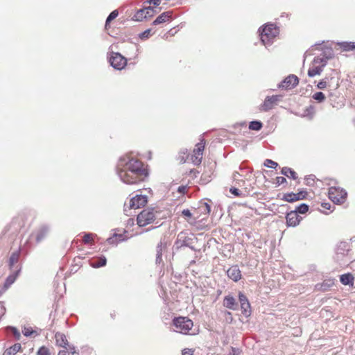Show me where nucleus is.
Returning a JSON list of instances; mask_svg holds the SVG:
<instances>
[{"label": "nucleus", "instance_id": "f257e3e1", "mask_svg": "<svg viewBox=\"0 0 355 355\" xmlns=\"http://www.w3.org/2000/svg\"><path fill=\"white\" fill-rule=\"evenodd\" d=\"M116 170L120 180L127 184H137L148 175L144 164L128 155L122 156L119 159Z\"/></svg>", "mask_w": 355, "mask_h": 355}, {"label": "nucleus", "instance_id": "f03ea898", "mask_svg": "<svg viewBox=\"0 0 355 355\" xmlns=\"http://www.w3.org/2000/svg\"><path fill=\"white\" fill-rule=\"evenodd\" d=\"M259 32L262 44L266 46H268L274 42L275 37L279 33V30L276 25L268 24L263 28H260Z\"/></svg>", "mask_w": 355, "mask_h": 355}, {"label": "nucleus", "instance_id": "7ed1b4c3", "mask_svg": "<svg viewBox=\"0 0 355 355\" xmlns=\"http://www.w3.org/2000/svg\"><path fill=\"white\" fill-rule=\"evenodd\" d=\"M349 250V243L341 241L338 244L334 259L340 266H345L348 264L350 259L348 257Z\"/></svg>", "mask_w": 355, "mask_h": 355}, {"label": "nucleus", "instance_id": "20e7f679", "mask_svg": "<svg viewBox=\"0 0 355 355\" xmlns=\"http://www.w3.org/2000/svg\"><path fill=\"white\" fill-rule=\"evenodd\" d=\"M173 324L175 327L174 331L175 332L188 334L193 326V322L187 317L180 316L173 318Z\"/></svg>", "mask_w": 355, "mask_h": 355}, {"label": "nucleus", "instance_id": "39448f33", "mask_svg": "<svg viewBox=\"0 0 355 355\" xmlns=\"http://www.w3.org/2000/svg\"><path fill=\"white\" fill-rule=\"evenodd\" d=\"M154 208L144 209L138 214L137 218V224L140 227H144L153 223L157 218Z\"/></svg>", "mask_w": 355, "mask_h": 355}, {"label": "nucleus", "instance_id": "423d86ee", "mask_svg": "<svg viewBox=\"0 0 355 355\" xmlns=\"http://www.w3.org/2000/svg\"><path fill=\"white\" fill-rule=\"evenodd\" d=\"M332 73H335L333 71ZM339 87L338 78L331 74L329 76H325L317 85L319 89L328 88L330 92L337 89Z\"/></svg>", "mask_w": 355, "mask_h": 355}, {"label": "nucleus", "instance_id": "0eeeda50", "mask_svg": "<svg viewBox=\"0 0 355 355\" xmlns=\"http://www.w3.org/2000/svg\"><path fill=\"white\" fill-rule=\"evenodd\" d=\"M326 65L324 60L319 58V57H315L308 70L307 74L309 77L313 78L315 76L320 75Z\"/></svg>", "mask_w": 355, "mask_h": 355}, {"label": "nucleus", "instance_id": "6e6552de", "mask_svg": "<svg viewBox=\"0 0 355 355\" xmlns=\"http://www.w3.org/2000/svg\"><path fill=\"white\" fill-rule=\"evenodd\" d=\"M347 192L339 187H331L329 189V198L336 204H342L347 198Z\"/></svg>", "mask_w": 355, "mask_h": 355}, {"label": "nucleus", "instance_id": "1a4fd4ad", "mask_svg": "<svg viewBox=\"0 0 355 355\" xmlns=\"http://www.w3.org/2000/svg\"><path fill=\"white\" fill-rule=\"evenodd\" d=\"M109 62L111 66L117 70H121L127 64L126 58L119 53H112Z\"/></svg>", "mask_w": 355, "mask_h": 355}, {"label": "nucleus", "instance_id": "9d476101", "mask_svg": "<svg viewBox=\"0 0 355 355\" xmlns=\"http://www.w3.org/2000/svg\"><path fill=\"white\" fill-rule=\"evenodd\" d=\"M298 84V77L294 74H290L278 84V88L289 90L295 87Z\"/></svg>", "mask_w": 355, "mask_h": 355}, {"label": "nucleus", "instance_id": "9b49d317", "mask_svg": "<svg viewBox=\"0 0 355 355\" xmlns=\"http://www.w3.org/2000/svg\"><path fill=\"white\" fill-rule=\"evenodd\" d=\"M205 141L202 139L196 145L191 155V161L194 165H199L202 159V153L205 148Z\"/></svg>", "mask_w": 355, "mask_h": 355}, {"label": "nucleus", "instance_id": "f8f14e48", "mask_svg": "<svg viewBox=\"0 0 355 355\" xmlns=\"http://www.w3.org/2000/svg\"><path fill=\"white\" fill-rule=\"evenodd\" d=\"M280 95L268 96L266 97L263 103L260 105V110L267 112L277 105V103L282 99Z\"/></svg>", "mask_w": 355, "mask_h": 355}, {"label": "nucleus", "instance_id": "ddd939ff", "mask_svg": "<svg viewBox=\"0 0 355 355\" xmlns=\"http://www.w3.org/2000/svg\"><path fill=\"white\" fill-rule=\"evenodd\" d=\"M147 197L143 195H137L130 200V208L139 209L144 207L147 203Z\"/></svg>", "mask_w": 355, "mask_h": 355}, {"label": "nucleus", "instance_id": "4468645a", "mask_svg": "<svg viewBox=\"0 0 355 355\" xmlns=\"http://www.w3.org/2000/svg\"><path fill=\"white\" fill-rule=\"evenodd\" d=\"M302 218L296 214V211H291L286 216V225L288 227L297 226Z\"/></svg>", "mask_w": 355, "mask_h": 355}, {"label": "nucleus", "instance_id": "2eb2a0df", "mask_svg": "<svg viewBox=\"0 0 355 355\" xmlns=\"http://www.w3.org/2000/svg\"><path fill=\"white\" fill-rule=\"evenodd\" d=\"M21 270V267L19 265L16 266V270H11L12 272L10 274L3 284V288L7 290L17 279Z\"/></svg>", "mask_w": 355, "mask_h": 355}, {"label": "nucleus", "instance_id": "dca6fc26", "mask_svg": "<svg viewBox=\"0 0 355 355\" xmlns=\"http://www.w3.org/2000/svg\"><path fill=\"white\" fill-rule=\"evenodd\" d=\"M306 192L302 191L297 193L291 192L285 193L283 196L282 200L288 202H293L300 200H303L306 198Z\"/></svg>", "mask_w": 355, "mask_h": 355}, {"label": "nucleus", "instance_id": "f3484780", "mask_svg": "<svg viewBox=\"0 0 355 355\" xmlns=\"http://www.w3.org/2000/svg\"><path fill=\"white\" fill-rule=\"evenodd\" d=\"M193 239L191 237H189L185 232H181L178 234L175 245L178 248L186 246H190L191 241Z\"/></svg>", "mask_w": 355, "mask_h": 355}, {"label": "nucleus", "instance_id": "a211bd4d", "mask_svg": "<svg viewBox=\"0 0 355 355\" xmlns=\"http://www.w3.org/2000/svg\"><path fill=\"white\" fill-rule=\"evenodd\" d=\"M227 275L230 279L235 282L239 281L242 277L241 272L237 265L231 266L227 270Z\"/></svg>", "mask_w": 355, "mask_h": 355}, {"label": "nucleus", "instance_id": "6ab92c4d", "mask_svg": "<svg viewBox=\"0 0 355 355\" xmlns=\"http://www.w3.org/2000/svg\"><path fill=\"white\" fill-rule=\"evenodd\" d=\"M126 233V231H124L123 233L120 234L114 233L112 236L107 239V242L111 245H117L121 241H127L128 237L125 235Z\"/></svg>", "mask_w": 355, "mask_h": 355}, {"label": "nucleus", "instance_id": "aec40b11", "mask_svg": "<svg viewBox=\"0 0 355 355\" xmlns=\"http://www.w3.org/2000/svg\"><path fill=\"white\" fill-rule=\"evenodd\" d=\"M21 254V248L19 249L10 254L8 260V267L10 270H16L15 264H17L19 260Z\"/></svg>", "mask_w": 355, "mask_h": 355}, {"label": "nucleus", "instance_id": "412c9836", "mask_svg": "<svg viewBox=\"0 0 355 355\" xmlns=\"http://www.w3.org/2000/svg\"><path fill=\"white\" fill-rule=\"evenodd\" d=\"M50 231V227L47 225H42L35 232V239L37 243L43 240Z\"/></svg>", "mask_w": 355, "mask_h": 355}, {"label": "nucleus", "instance_id": "4be33fe9", "mask_svg": "<svg viewBox=\"0 0 355 355\" xmlns=\"http://www.w3.org/2000/svg\"><path fill=\"white\" fill-rule=\"evenodd\" d=\"M223 306L231 310L237 309V303L236 299L231 295H226L223 300Z\"/></svg>", "mask_w": 355, "mask_h": 355}, {"label": "nucleus", "instance_id": "5701e85b", "mask_svg": "<svg viewBox=\"0 0 355 355\" xmlns=\"http://www.w3.org/2000/svg\"><path fill=\"white\" fill-rule=\"evenodd\" d=\"M172 17V11L164 12L159 15L153 22V24L156 26L162 23L168 21Z\"/></svg>", "mask_w": 355, "mask_h": 355}, {"label": "nucleus", "instance_id": "b1692460", "mask_svg": "<svg viewBox=\"0 0 355 355\" xmlns=\"http://www.w3.org/2000/svg\"><path fill=\"white\" fill-rule=\"evenodd\" d=\"M56 345L63 348L67 347L69 345L66 336L60 332H57L55 335Z\"/></svg>", "mask_w": 355, "mask_h": 355}, {"label": "nucleus", "instance_id": "393cba45", "mask_svg": "<svg viewBox=\"0 0 355 355\" xmlns=\"http://www.w3.org/2000/svg\"><path fill=\"white\" fill-rule=\"evenodd\" d=\"M107 259L103 256L97 259H94L90 261V266L93 268H100L106 265Z\"/></svg>", "mask_w": 355, "mask_h": 355}, {"label": "nucleus", "instance_id": "a878e982", "mask_svg": "<svg viewBox=\"0 0 355 355\" xmlns=\"http://www.w3.org/2000/svg\"><path fill=\"white\" fill-rule=\"evenodd\" d=\"M354 277L351 273L340 275V281L343 285H353Z\"/></svg>", "mask_w": 355, "mask_h": 355}, {"label": "nucleus", "instance_id": "bb28decb", "mask_svg": "<svg viewBox=\"0 0 355 355\" xmlns=\"http://www.w3.org/2000/svg\"><path fill=\"white\" fill-rule=\"evenodd\" d=\"M281 173L288 178L296 180L297 179V173L289 167H283L281 170Z\"/></svg>", "mask_w": 355, "mask_h": 355}, {"label": "nucleus", "instance_id": "cd10ccee", "mask_svg": "<svg viewBox=\"0 0 355 355\" xmlns=\"http://www.w3.org/2000/svg\"><path fill=\"white\" fill-rule=\"evenodd\" d=\"M334 55V51H333L332 49H327L318 57H319V58L322 59V60H324L325 64H327L328 60L333 58Z\"/></svg>", "mask_w": 355, "mask_h": 355}, {"label": "nucleus", "instance_id": "c85d7f7f", "mask_svg": "<svg viewBox=\"0 0 355 355\" xmlns=\"http://www.w3.org/2000/svg\"><path fill=\"white\" fill-rule=\"evenodd\" d=\"M58 355H80L79 352H77L74 346H68L60 350Z\"/></svg>", "mask_w": 355, "mask_h": 355}, {"label": "nucleus", "instance_id": "c756f323", "mask_svg": "<svg viewBox=\"0 0 355 355\" xmlns=\"http://www.w3.org/2000/svg\"><path fill=\"white\" fill-rule=\"evenodd\" d=\"M21 349V345L17 343L6 349L3 355H15Z\"/></svg>", "mask_w": 355, "mask_h": 355}, {"label": "nucleus", "instance_id": "7c9ffc66", "mask_svg": "<svg viewBox=\"0 0 355 355\" xmlns=\"http://www.w3.org/2000/svg\"><path fill=\"white\" fill-rule=\"evenodd\" d=\"M22 334L26 337H35L38 335V333L35 330H33L31 327H24L22 329Z\"/></svg>", "mask_w": 355, "mask_h": 355}, {"label": "nucleus", "instance_id": "2f4dec72", "mask_svg": "<svg viewBox=\"0 0 355 355\" xmlns=\"http://www.w3.org/2000/svg\"><path fill=\"white\" fill-rule=\"evenodd\" d=\"M241 312L243 315H245L246 318L249 317L251 315L252 310L250 302L243 304L240 305Z\"/></svg>", "mask_w": 355, "mask_h": 355}, {"label": "nucleus", "instance_id": "473e14b6", "mask_svg": "<svg viewBox=\"0 0 355 355\" xmlns=\"http://www.w3.org/2000/svg\"><path fill=\"white\" fill-rule=\"evenodd\" d=\"M339 45L344 51H346L355 50V42H343L339 43Z\"/></svg>", "mask_w": 355, "mask_h": 355}, {"label": "nucleus", "instance_id": "72a5a7b5", "mask_svg": "<svg viewBox=\"0 0 355 355\" xmlns=\"http://www.w3.org/2000/svg\"><path fill=\"white\" fill-rule=\"evenodd\" d=\"M144 19H146V15H145V8L137 10L133 16V19L137 21H141Z\"/></svg>", "mask_w": 355, "mask_h": 355}, {"label": "nucleus", "instance_id": "f704fd0d", "mask_svg": "<svg viewBox=\"0 0 355 355\" xmlns=\"http://www.w3.org/2000/svg\"><path fill=\"white\" fill-rule=\"evenodd\" d=\"M199 211L205 215H209L211 211V207L207 202H202L198 207Z\"/></svg>", "mask_w": 355, "mask_h": 355}, {"label": "nucleus", "instance_id": "c9c22d12", "mask_svg": "<svg viewBox=\"0 0 355 355\" xmlns=\"http://www.w3.org/2000/svg\"><path fill=\"white\" fill-rule=\"evenodd\" d=\"M309 205L305 203H302L297 207H295V209L293 210L294 211H296V214H306L309 211Z\"/></svg>", "mask_w": 355, "mask_h": 355}, {"label": "nucleus", "instance_id": "e433bc0d", "mask_svg": "<svg viewBox=\"0 0 355 355\" xmlns=\"http://www.w3.org/2000/svg\"><path fill=\"white\" fill-rule=\"evenodd\" d=\"M164 247L162 242H160L157 246V254H156V263H160L162 262V250Z\"/></svg>", "mask_w": 355, "mask_h": 355}, {"label": "nucleus", "instance_id": "4c0bfd02", "mask_svg": "<svg viewBox=\"0 0 355 355\" xmlns=\"http://www.w3.org/2000/svg\"><path fill=\"white\" fill-rule=\"evenodd\" d=\"M263 127V124L259 121H252L249 124V129L252 130H260Z\"/></svg>", "mask_w": 355, "mask_h": 355}, {"label": "nucleus", "instance_id": "58836bf2", "mask_svg": "<svg viewBox=\"0 0 355 355\" xmlns=\"http://www.w3.org/2000/svg\"><path fill=\"white\" fill-rule=\"evenodd\" d=\"M315 113V108L313 105L307 107L304 111V116H308L312 118Z\"/></svg>", "mask_w": 355, "mask_h": 355}, {"label": "nucleus", "instance_id": "ea45409f", "mask_svg": "<svg viewBox=\"0 0 355 355\" xmlns=\"http://www.w3.org/2000/svg\"><path fill=\"white\" fill-rule=\"evenodd\" d=\"M312 97L314 100L317 101L318 103H322L325 99V96L322 92H315L313 95Z\"/></svg>", "mask_w": 355, "mask_h": 355}, {"label": "nucleus", "instance_id": "a19ab883", "mask_svg": "<svg viewBox=\"0 0 355 355\" xmlns=\"http://www.w3.org/2000/svg\"><path fill=\"white\" fill-rule=\"evenodd\" d=\"M119 15V12L116 10H113L107 17L105 21V26H107L111 21L114 19Z\"/></svg>", "mask_w": 355, "mask_h": 355}, {"label": "nucleus", "instance_id": "79ce46f5", "mask_svg": "<svg viewBox=\"0 0 355 355\" xmlns=\"http://www.w3.org/2000/svg\"><path fill=\"white\" fill-rule=\"evenodd\" d=\"M264 166L268 168H276L278 164L271 159H267L264 162Z\"/></svg>", "mask_w": 355, "mask_h": 355}, {"label": "nucleus", "instance_id": "37998d69", "mask_svg": "<svg viewBox=\"0 0 355 355\" xmlns=\"http://www.w3.org/2000/svg\"><path fill=\"white\" fill-rule=\"evenodd\" d=\"M155 12L156 11L153 8L150 6L145 7V15H146V19L153 17Z\"/></svg>", "mask_w": 355, "mask_h": 355}, {"label": "nucleus", "instance_id": "c03bdc74", "mask_svg": "<svg viewBox=\"0 0 355 355\" xmlns=\"http://www.w3.org/2000/svg\"><path fill=\"white\" fill-rule=\"evenodd\" d=\"M152 30L150 28L146 29L144 32L141 33L139 35L141 40H146L148 39L152 34Z\"/></svg>", "mask_w": 355, "mask_h": 355}, {"label": "nucleus", "instance_id": "a18cd8bd", "mask_svg": "<svg viewBox=\"0 0 355 355\" xmlns=\"http://www.w3.org/2000/svg\"><path fill=\"white\" fill-rule=\"evenodd\" d=\"M239 301L240 305L249 302L248 297L242 292L239 293Z\"/></svg>", "mask_w": 355, "mask_h": 355}, {"label": "nucleus", "instance_id": "49530a36", "mask_svg": "<svg viewBox=\"0 0 355 355\" xmlns=\"http://www.w3.org/2000/svg\"><path fill=\"white\" fill-rule=\"evenodd\" d=\"M182 216H184V217H186L187 218V220L191 224L193 223L192 221L190 220V219H191L192 218V214L191 212L190 211V210L189 209H184L182 211Z\"/></svg>", "mask_w": 355, "mask_h": 355}, {"label": "nucleus", "instance_id": "de8ad7c7", "mask_svg": "<svg viewBox=\"0 0 355 355\" xmlns=\"http://www.w3.org/2000/svg\"><path fill=\"white\" fill-rule=\"evenodd\" d=\"M315 176L314 175H309L306 177L305 181L306 184L309 186H312L314 184Z\"/></svg>", "mask_w": 355, "mask_h": 355}, {"label": "nucleus", "instance_id": "09e8293b", "mask_svg": "<svg viewBox=\"0 0 355 355\" xmlns=\"http://www.w3.org/2000/svg\"><path fill=\"white\" fill-rule=\"evenodd\" d=\"M37 354V355H50V352L47 347L42 346L38 349Z\"/></svg>", "mask_w": 355, "mask_h": 355}, {"label": "nucleus", "instance_id": "8fccbe9b", "mask_svg": "<svg viewBox=\"0 0 355 355\" xmlns=\"http://www.w3.org/2000/svg\"><path fill=\"white\" fill-rule=\"evenodd\" d=\"M94 234L92 233H87L83 236V242L85 244L89 243L93 238Z\"/></svg>", "mask_w": 355, "mask_h": 355}, {"label": "nucleus", "instance_id": "3c124183", "mask_svg": "<svg viewBox=\"0 0 355 355\" xmlns=\"http://www.w3.org/2000/svg\"><path fill=\"white\" fill-rule=\"evenodd\" d=\"M8 329H9L12 331V332L16 339H17V340L19 339L21 335H20L19 331L17 329V328H15L14 327H8Z\"/></svg>", "mask_w": 355, "mask_h": 355}, {"label": "nucleus", "instance_id": "603ef678", "mask_svg": "<svg viewBox=\"0 0 355 355\" xmlns=\"http://www.w3.org/2000/svg\"><path fill=\"white\" fill-rule=\"evenodd\" d=\"M284 183H287V180L284 177L278 176L276 178V184L279 186Z\"/></svg>", "mask_w": 355, "mask_h": 355}, {"label": "nucleus", "instance_id": "864d4df0", "mask_svg": "<svg viewBox=\"0 0 355 355\" xmlns=\"http://www.w3.org/2000/svg\"><path fill=\"white\" fill-rule=\"evenodd\" d=\"M230 191L232 194L236 196H240L241 195V191L239 189L235 187L230 188Z\"/></svg>", "mask_w": 355, "mask_h": 355}, {"label": "nucleus", "instance_id": "5fc2aeb1", "mask_svg": "<svg viewBox=\"0 0 355 355\" xmlns=\"http://www.w3.org/2000/svg\"><path fill=\"white\" fill-rule=\"evenodd\" d=\"M182 355H193V350L189 348H185L182 351Z\"/></svg>", "mask_w": 355, "mask_h": 355}, {"label": "nucleus", "instance_id": "6e6d98bb", "mask_svg": "<svg viewBox=\"0 0 355 355\" xmlns=\"http://www.w3.org/2000/svg\"><path fill=\"white\" fill-rule=\"evenodd\" d=\"M318 286H320L319 289H321L322 291H327L328 289V288L330 286V285L327 284L326 283H323L321 285H319V284L316 285V287H318Z\"/></svg>", "mask_w": 355, "mask_h": 355}, {"label": "nucleus", "instance_id": "4d7b16f0", "mask_svg": "<svg viewBox=\"0 0 355 355\" xmlns=\"http://www.w3.org/2000/svg\"><path fill=\"white\" fill-rule=\"evenodd\" d=\"M228 355H240V350L238 348L232 347V352Z\"/></svg>", "mask_w": 355, "mask_h": 355}, {"label": "nucleus", "instance_id": "13d9d810", "mask_svg": "<svg viewBox=\"0 0 355 355\" xmlns=\"http://www.w3.org/2000/svg\"><path fill=\"white\" fill-rule=\"evenodd\" d=\"M187 191V187L186 186H180L178 189V191L180 193H185Z\"/></svg>", "mask_w": 355, "mask_h": 355}, {"label": "nucleus", "instance_id": "bf43d9fd", "mask_svg": "<svg viewBox=\"0 0 355 355\" xmlns=\"http://www.w3.org/2000/svg\"><path fill=\"white\" fill-rule=\"evenodd\" d=\"M148 3L150 4H153L155 6H158L160 4V0H150Z\"/></svg>", "mask_w": 355, "mask_h": 355}, {"label": "nucleus", "instance_id": "052dcab7", "mask_svg": "<svg viewBox=\"0 0 355 355\" xmlns=\"http://www.w3.org/2000/svg\"><path fill=\"white\" fill-rule=\"evenodd\" d=\"M321 205L325 209H330V208H331V205L328 202H323V203H322Z\"/></svg>", "mask_w": 355, "mask_h": 355}, {"label": "nucleus", "instance_id": "680f3d73", "mask_svg": "<svg viewBox=\"0 0 355 355\" xmlns=\"http://www.w3.org/2000/svg\"><path fill=\"white\" fill-rule=\"evenodd\" d=\"M193 241H191V243H190V246H187L188 248H189L191 250H193V251H196V248H194V246L193 245Z\"/></svg>", "mask_w": 355, "mask_h": 355}, {"label": "nucleus", "instance_id": "e2e57ef3", "mask_svg": "<svg viewBox=\"0 0 355 355\" xmlns=\"http://www.w3.org/2000/svg\"><path fill=\"white\" fill-rule=\"evenodd\" d=\"M350 268L352 269H355V260L350 262Z\"/></svg>", "mask_w": 355, "mask_h": 355}, {"label": "nucleus", "instance_id": "0e129e2a", "mask_svg": "<svg viewBox=\"0 0 355 355\" xmlns=\"http://www.w3.org/2000/svg\"><path fill=\"white\" fill-rule=\"evenodd\" d=\"M150 230V228H148V229H146V232H148V231H149Z\"/></svg>", "mask_w": 355, "mask_h": 355}, {"label": "nucleus", "instance_id": "69168bd1", "mask_svg": "<svg viewBox=\"0 0 355 355\" xmlns=\"http://www.w3.org/2000/svg\"><path fill=\"white\" fill-rule=\"evenodd\" d=\"M227 313L229 315H231V313H230V312H227Z\"/></svg>", "mask_w": 355, "mask_h": 355}, {"label": "nucleus", "instance_id": "338daca9", "mask_svg": "<svg viewBox=\"0 0 355 355\" xmlns=\"http://www.w3.org/2000/svg\"><path fill=\"white\" fill-rule=\"evenodd\" d=\"M236 174H239V173L236 172V174H234V176H236Z\"/></svg>", "mask_w": 355, "mask_h": 355}, {"label": "nucleus", "instance_id": "774afa93", "mask_svg": "<svg viewBox=\"0 0 355 355\" xmlns=\"http://www.w3.org/2000/svg\"><path fill=\"white\" fill-rule=\"evenodd\" d=\"M236 174H239V173L236 172V174H234V176H236Z\"/></svg>", "mask_w": 355, "mask_h": 355}]
</instances>
